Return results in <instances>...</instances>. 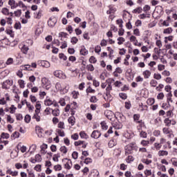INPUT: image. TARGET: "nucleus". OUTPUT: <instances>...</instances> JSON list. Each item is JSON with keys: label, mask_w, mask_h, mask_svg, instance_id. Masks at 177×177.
<instances>
[{"label": "nucleus", "mask_w": 177, "mask_h": 177, "mask_svg": "<svg viewBox=\"0 0 177 177\" xmlns=\"http://www.w3.org/2000/svg\"><path fill=\"white\" fill-rule=\"evenodd\" d=\"M71 115H75V110L78 108V105H77V102H73L71 104Z\"/></svg>", "instance_id": "obj_9"}, {"label": "nucleus", "mask_w": 177, "mask_h": 177, "mask_svg": "<svg viewBox=\"0 0 177 177\" xmlns=\"http://www.w3.org/2000/svg\"><path fill=\"white\" fill-rule=\"evenodd\" d=\"M102 129H104V131L107 130L109 129V126H107V123L106 122L103 121L100 123Z\"/></svg>", "instance_id": "obj_43"}, {"label": "nucleus", "mask_w": 177, "mask_h": 177, "mask_svg": "<svg viewBox=\"0 0 177 177\" xmlns=\"http://www.w3.org/2000/svg\"><path fill=\"white\" fill-rule=\"evenodd\" d=\"M136 124H138V125L136 126L138 131L140 132L143 127H145V122L142 120H140L139 122H137Z\"/></svg>", "instance_id": "obj_13"}, {"label": "nucleus", "mask_w": 177, "mask_h": 177, "mask_svg": "<svg viewBox=\"0 0 177 177\" xmlns=\"http://www.w3.org/2000/svg\"><path fill=\"white\" fill-rule=\"evenodd\" d=\"M140 145H142L143 147H149V145H150V141L146 140H142L140 142Z\"/></svg>", "instance_id": "obj_31"}, {"label": "nucleus", "mask_w": 177, "mask_h": 177, "mask_svg": "<svg viewBox=\"0 0 177 177\" xmlns=\"http://www.w3.org/2000/svg\"><path fill=\"white\" fill-rule=\"evenodd\" d=\"M15 63V60L12 57H9L6 62V66H10Z\"/></svg>", "instance_id": "obj_39"}, {"label": "nucleus", "mask_w": 177, "mask_h": 177, "mask_svg": "<svg viewBox=\"0 0 177 177\" xmlns=\"http://www.w3.org/2000/svg\"><path fill=\"white\" fill-rule=\"evenodd\" d=\"M133 120L134 122H139L140 121V114L137 113L133 115Z\"/></svg>", "instance_id": "obj_25"}, {"label": "nucleus", "mask_w": 177, "mask_h": 177, "mask_svg": "<svg viewBox=\"0 0 177 177\" xmlns=\"http://www.w3.org/2000/svg\"><path fill=\"white\" fill-rule=\"evenodd\" d=\"M88 177H100V174L97 169H93L90 171Z\"/></svg>", "instance_id": "obj_10"}, {"label": "nucleus", "mask_w": 177, "mask_h": 177, "mask_svg": "<svg viewBox=\"0 0 177 177\" xmlns=\"http://www.w3.org/2000/svg\"><path fill=\"white\" fill-rule=\"evenodd\" d=\"M55 131L57 132L59 136H61L62 138H64V136H66V133H64V131L60 129H57Z\"/></svg>", "instance_id": "obj_33"}, {"label": "nucleus", "mask_w": 177, "mask_h": 177, "mask_svg": "<svg viewBox=\"0 0 177 177\" xmlns=\"http://www.w3.org/2000/svg\"><path fill=\"white\" fill-rule=\"evenodd\" d=\"M158 84V82H157V80L154 79L151 80L149 82L150 86H151V88H156Z\"/></svg>", "instance_id": "obj_29"}, {"label": "nucleus", "mask_w": 177, "mask_h": 177, "mask_svg": "<svg viewBox=\"0 0 177 177\" xmlns=\"http://www.w3.org/2000/svg\"><path fill=\"white\" fill-rule=\"evenodd\" d=\"M136 145V143L133 142L126 145L124 147V156H129V154H132V153H133V149L136 147H138L137 146H135Z\"/></svg>", "instance_id": "obj_1"}, {"label": "nucleus", "mask_w": 177, "mask_h": 177, "mask_svg": "<svg viewBox=\"0 0 177 177\" xmlns=\"http://www.w3.org/2000/svg\"><path fill=\"white\" fill-rule=\"evenodd\" d=\"M85 68H86V61L82 59V66L80 68L81 71H85Z\"/></svg>", "instance_id": "obj_41"}, {"label": "nucleus", "mask_w": 177, "mask_h": 177, "mask_svg": "<svg viewBox=\"0 0 177 177\" xmlns=\"http://www.w3.org/2000/svg\"><path fill=\"white\" fill-rule=\"evenodd\" d=\"M172 31V28H167L163 30V34H171Z\"/></svg>", "instance_id": "obj_57"}, {"label": "nucleus", "mask_w": 177, "mask_h": 177, "mask_svg": "<svg viewBox=\"0 0 177 177\" xmlns=\"http://www.w3.org/2000/svg\"><path fill=\"white\" fill-rule=\"evenodd\" d=\"M142 162H143V164H146V165H150V164L153 162V160L150 159L144 158L142 160Z\"/></svg>", "instance_id": "obj_44"}, {"label": "nucleus", "mask_w": 177, "mask_h": 177, "mask_svg": "<svg viewBox=\"0 0 177 177\" xmlns=\"http://www.w3.org/2000/svg\"><path fill=\"white\" fill-rule=\"evenodd\" d=\"M100 136H102V133L99 130H94L91 135V138L93 139H99Z\"/></svg>", "instance_id": "obj_11"}, {"label": "nucleus", "mask_w": 177, "mask_h": 177, "mask_svg": "<svg viewBox=\"0 0 177 177\" xmlns=\"http://www.w3.org/2000/svg\"><path fill=\"white\" fill-rule=\"evenodd\" d=\"M68 122L71 125V127H74L75 125V117L74 115H71L68 118Z\"/></svg>", "instance_id": "obj_16"}, {"label": "nucleus", "mask_w": 177, "mask_h": 177, "mask_svg": "<svg viewBox=\"0 0 177 177\" xmlns=\"http://www.w3.org/2000/svg\"><path fill=\"white\" fill-rule=\"evenodd\" d=\"M80 53L82 55V56H86V55H88V51L85 48V46H82V48L80 50Z\"/></svg>", "instance_id": "obj_20"}, {"label": "nucleus", "mask_w": 177, "mask_h": 177, "mask_svg": "<svg viewBox=\"0 0 177 177\" xmlns=\"http://www.w3.org/2000/svg\"><path fill=\"white\" fill-rule=\"evenodd\" d=\"M167 142V139L162 138L160 139V142H155L153 144V150H156V151H159L161 150V148L162 147V145L164 143Z\"/></svg>", "instance_id": "obj_5"}, {"label": "nucleus", "mask_w": 177, "mask_h": 177, "mask_svg": "<svg viewBox=\"0 0 177 177\" xmlns=\"http://www.w3.org/2000/svg\"><path fill=\"white\" fill-rule=\"evenodd\" d=\"M53 75L57 78H59V80H66V78H67L66 73H63V71H60V70L55 71H54Z\"/></svg>", "instance_id": "obj_6"}, {"label": "nucleus", "mask_w": 177, "mask_h": 177, "mask_svg": "<svg viewBox=\"0 0 177 177\" xmlns=\"http://www.w3.org/2000/svg\"><path fill=\"white\" fill-rule=\"evenodd\" d=\"M170 118H165L163 120L164 124H165V127H171V121L169 119Z\"/></svg>", "instance_id": "obj_24"}, {"label": "nucleus", "mask_w": 177, "mask_h": 177, "mask_svg": "<svg viewBox=\"0 0 177 177\" xmlns=\"http://www.w3.org/2000/svg\"><path fill=\"white\" fill-rule=\"evenodd\" d=\"M44 105L45 106H54V107L59 108V104L56 100H52V98H50L49 96H47L44 100Z\"/></svg>", "instance_id": "obj_2"}, {"label": "nucleus", "mask_w": 177, "mask_h": 177, "mask_svg": "<svg viewBox=\"0 0 177 177\" xmlns=\"http://www.w3.org/2000/svg\"><path fill=\"white\" fill-rule=\"evenodd\" d=\"M56 23H57V19H56L55 17H53L48 19L47 24L51 28H53V27L56 26Z\"/></svg>", "instance_id": "obj_8"}, {"label": "nucleus", "mask_w": 177, "mask_h": 177, "mask_svg": "<svg viewBox=\"0 0 177 177\" xmlns=\"http://www.w3.org/2000/svg\"><path fill=\"white\" fill-rule=\"evenodd\" d=\"M114 79L113 78H109L106 80V95H110L111 91H113V86L112 84L114 82Z\"/></svg>", "instance_id": "obj_4"}, {"label": "nucleus", "mask_w": 177, "mask_h": 177, "mask_svg": "<svg viewBox=\"0 0 177 177\" xmlns=\"http://www.w3.org/2000/svg\"><path fill=\"white\" fill-rule=\"evenodd\" d=\"M66 160H68V162L64 165L65 169H71V167H73V162L71 161V159L66 158Z\"/></svg>", "instance_id": "obj_18"}, {"label": "nucleus", "mask_w": 177, "mask_h": 177, "mask_svg": "<svg viewBox=\"0 0 177 177\" xmlns=\"http://www.w3.org/2000/svg\"><path fill=\"white\" fill-rule=\"evenodd\" d=\"M10 114H15V113H16V110H17V108L15 106V105H11V106L10 107Z\"/></svg>", "instance_id": "obj_54"}, {"label": "nucleus", "mask_w": 177, "mask_h": 177, "mask_svg": "<svg viewBox=\"0 0 177 177\" xmlns=\"http://www.w3.org/2000/svg\"><path fill=\"white\" fill-rule=\"evenodd\" d=\"M35 171H36L37 172H41L42 171V166L41 165H37L35 167H34Z\"/></svg>", "instance_id": "obj_53"}, {"label": "nucleus", "mask_w": 177, "mask_h": 177, "mask_svg": "<svg viewBox=\"0 0 177 177\" xmlns=\"http://www.w3.org/2000/svg\"><path fill=\"white\" fill-rule=\"evenodd\" d=\"M86 93L87 96L89 95V93H96V90L92 88V86H88L87 88L86 89Z\"/></svg>", "instance_id": "obj_21"}, {"label": "nucleus", "mask_w": 177, "mask_h": 177, "mask_svg": "<svg viewBox=\"0 0 177 177\" xmlns=\"http://www.w3.org/2000/svg\"><path fill=\"white\" fill-rule=\"evenodd\" d=\"M89 102L91 103H97V102H99V99H97L96 95H92L89 99Z\"/></svg>", "instance_id": "obj_26"}, {"label": "nucleus", "mask_w": 177, "mask_h": 177, "mask_svg": "<svg viewBox=\"0 0 177 177\" xmlns=\"http://www.w3.org/2000/svg\"><path fill=\"white\" fill-rule=\"evenodd\" d=\"M23 70H24L25 71H32V69L31 68V65H24V66H22Z\"/></svg>", "instance_id": "obj_45"}, {"label": "nucleus", "mask_w": 177, "mask_h": 177, "mask_svg": "<svg viewBox=\"0 0 177 177\" xmlns=\"http://www.w3.org/2000/svg\"><path fill=\"white\" fill-rule=\"evenodd\" d=\"M41 17H42V10H40L38 11V12L36 13V15H35V19H37L38 20H39V19H41Z\"/></svg>", "instance_id": "obj_46"}, {"label": "nucleus", "mask_w": 177, "mask_h": 177, "mask_svg": "<svg viewBox=\"0 0 177 177\" xmlns=\"http://www.w3.org/2000/svg\"><path fill=\"white\" fill-rule=\"evenodd\" d=\"M59 151H61V153H63L64 154H67V151H68V149H67V147L66 146H62L59 148Z\"/></svg>", "instance_id": "obj_40"}, {"label": "nucleus", "mask_w": 177, "mask_h": 177, "mask_svg": "<svg viewBox=\"0 0 177 177\" xmlns=\"http://www.w3.org/2000/svg\"><path fill=\"white\" fill-rule=\"evenodd\" d=\"M174 117V111L172 110L167 111L166 112L165 118H172Z\"/></svg>", "instance_id": "obj_30"}, {"label": "nucleus", "mask_w": 177, "mask_h": 177, "mask_svg": "<svg viewBox=\"0 0 177 177\" xmlns=\"http://www.w3.org/2000/svg\"><path fill=\"white\" fill-rule=\"evenodd\" d=\"M24 121L26 124H30V122L31 121V115H25Z\"/></svg>", "instance_id": "obj_50"}, {"label": "nucleus", "mask_w": 177, "mask_h": 177, "mask_svg": "<svg viewBox=\"0 0 177 177\" xmlns=\"http://www.w3.org/2000/svg\"><path fill=\"white\" fill-rule=\"evenodd\" d=\"M29 49L30 48H28V46H27L26 45L24 44L21 48V52H22V53H24V55H27V53H28Z\"/></svg>", "instance_id": "obj_22"}, {"label": "nucleus", "mask_w": 177, "mask_h": 177, "mask_svg": "<svg viewBox=\"0 0 177 177\" xmlns=\"http://www.w3.org/2000/svg\"><path fill=\"white\" fill-rule=\"evenodd\" d=\"M154 103H156V100L153 97L149 98L147 100V104H148V106H153Z\"/></svg>", "instance_id": "obj_35"}, {"label": "nucleus", "mask_w": 177, "mask_h": 177, "mask_svg": "<svg viewBox=\"0 0 177 177\" xmlns=\"http://www.w3.org/2000/svg\"><path fill=\"white\" fill-rule=\"evenodd\" d=\"M18 84L19 85V88H21V89H24V88L26 86V82H24V80H19Z\"/></svg>", "instance_id": "obj_36"}, {"label": "nucleus", "mask_w": 177, "mask_h": 177, "mask_svg": "<svg viewBox=\"0 0 177 177\" xmlns=\"http://www.w3.org/2000/svg\"><path fill=\"white\" fill-rule=\"evenodd\" d=\"M142 7H138L133 10V13H142Z\"/></svg>", "instance_id": "obj_63"}, {"label": "nucleus", "mask_w": 177, "mask_h": 177, "mask_svg": "<svg viewBox=\"0 0 177 177\" xmlns=\"http://www.w3.org/2000/svg\"><path fill=\"white\" fill-rule=\"evenodd\" d=\"M53 109L50 107H47L44 112V115H50L52 114Z\"/></svg>", "instance_id": "obj_28"}, {"label": "nucleus", "mask_w": 177, "mask_h": 177, "mask_svg": "<svg viewBox=\"0 0 177 177\" xmlns=\"http://www.w3.org/2000/svg\"><path fill=\"white\" fill-rule=\"evenodd\" d=\"M100 45L101 46H107V40L103 39L102 40H101V42H100Z\"/></svg>", "instance_id": "obj_64"}, {"label": "nucleus", "mask_w": 177, "mask_h": 177, "mask_svg": "<svg viewBox=\"0 0 177 177\" xmlns=\"http://www.w3.org/2000/svg\"><path fill=\"white\" fill-rule=\"evenodd\" d=\"M118 45H122V44H124V41H125V39L124 37H118Z\"/></svg>", "instance_id": "obj_60"}, {"label": "nucleus", "mask_w": 177, "mask_h": 177, "mask_svg": "<svg viewBox=\"0 0 177 177\" xmlns=\"http://www.w3.org/2000/svg\"><path fill=\"white\" fill-rule=\"evenodd\" d=\"M108 146L110 149L114 147V146H117V137L113 136V138L109 142Z\"/></svg>", "instance_id": "obj_12"}, {"label": "nucleus", "mask_w": 177, "mask_h": 177, "mask_svg": "<svg viewBox=\"0 0 177 177\" xmlns=\"http://www.w3.org/2000/svg\"><path fill=\"white\" fill-rule=\"evenodd\" d=\"M71 95L73 99H78V96H80V92L77 91H73L71 93Z\"/></svg>", "instance_id": "obj_34"}, {"label": "nucleus", "mask_w": 177, "mask_h": 177, "mask_svg": "<svg viewBox=\"0 0 177 177\" xmlns=\"http://www.w3.org/2000/svg\"><path fill=\"white\" fill-rule=\"evenodd\" d=\"M167 102L169 106V102H171V103H172L173 100H172V93H169L167 95Z\"/></svg>", "instance_id": "obj_42"}, {"label": "nucleus", "mask_w": 177, "mask_h": 177, "mask_svg": "<svg viewBox=\"0 0 177 177\" xmlns=\"http://www.w3.org/2000/svg\"><path fill=\"white\" fill-rule=\"evenodd\" d=\"M17 121H21L23 120V115L21 113L15 114Z\"/></svg>", "instance_id": "obj_56"}, {"label": "nucleus", "mask_w": 177, "mask_h": 177, "mask_svg": "<svg viewBox=\"0 0 177 177\" xmlns=\"http://www.w3.org/2000/svg\"><path fill=\"white\" fill-rule=\"evenodd\" d=\"M153 78L154 80H160L162 78L161 74L160 73H154L153 74Z\"/></svg>", "instance_id": "obj_61"}, {"label": "nucleus", "mask_w": 177, "mask_h": 177, "mask_svg": "<svg viewBox=\"0 0 177 177\" xmlns=\"http://www.w3.org/2000/svg\"><path fill=\"white\" fill-rule=\"evenodd\" d=\"M93 160L91 158H86L84 159V160L80 161V164H82V162H84V164H86V165H88V164H92Z\"/></svg>", "instance_id": "obj_32"}, {"label": "nucleus", "mask_w": 177, "mask_h": 177, "mask_svg": "<svg viewBox=\"0 0 177 177\" xmlns=\"http://www.w3.org/2000/svg\"><path fill=\"white\" fill-rule=\"evenodd\" d=\"M10 137V136L8 133H2L1 135V138L3 139H9Z\"/></svg>", "instance_id": "obj_59"}, {"label": "nucleus", "mask_w": 177, "mask_h": 177, "mask_svg": "<svg viewBox=\"0 0 177 177\" xmlns=\"http://www.w3.org/2000/svg\"><path fill=\"white\" fill-rule=\"evenodd\" d=\"M80 136L82 138V139H88V134H86L85 131H80Z\"/></svg>", "instance_id": "obj_47"}, {"label": "nucleus", "mask_w": 177, "mask_h": 177, "mask_svg": "<svg viewBox=\"0 0 177 177\" xmlns=\"http://www.w3.org/2000/svg\"><path fill=\"white\" fill-rule=\"evenodd\" d=\"M116 11H117V9H115V8H114V7H110V8H109V10H108L106 11V14H107V15H111V14L114 15Z\"/></svg>", "instance_id": "obj_27"}, {"label": "nucleus", "mask_w": 177, "mask_h": 177, "mask_svg": "<svg viewBox=\"0 0 177 177\" xmlns=\"http://www.w3.org/2000/svg\"><path fill=\"white\" fill-rule=\"evenodd\" d=\"M39 64L41 66V67H44L45 68H49V67H50V63L45 60L40 61Z\"/></svg>", "instance_id": "obj_15"}, {"label": "nucleus", "mask_w": 177, "mask_h": 177, "mask_svg": "<svg viewBox=\"0 0 177 177\" xmlns=\"http://www.w3.org/2000/svg\"><path fill=\"white\" fill-rule=\"evenodd\" d=\"M41 86L46 91H49L50 88H52V84L50 83V80L46 77L41 78Z\"/></svg>", "instance_id": "obj_3"}, {"label": "nucleus", "mask_w": 177, "mask_h": 177, "mask_svg": "<svg viewBox=\"0 0 177 177\" xmlns=\"http://www.w3.org/2000/svg\"><path fill=\"white\" fill-rule=\"evenodd\" d=\"M13 85V80H7L2 83V89H10V86Z\"/></svg>", "instance_id": "obj_7"}, {"label": "nucleus", "mask_w": 177, "mask_h": 177, "mask_svg": "<svg viewBox=\"0 0 177 177\" xmlns=\"http://www.w3.org/2000/svg\"><path fill=\"white\" fill-rule=\"evenodd\" d=\"M32 120H36L37 122H39V121H41V116H39V111H35V113L32 116Z\"/></svg>", "instance_id": "obj_17"}, {"label": "nucleus", "mask_w": 177, "mask_h": 177, "mask_svg": "<svg viewBox=\"0 0 177 177\" xmlns=\"http://www.w3.org/2000/svg\"><path fill=\"white\" fill-rule=\"evenodd\" d=\"M140 132V138H143L145 139H146V138H147V133L146 131H138Z\"/></svg>", "instance_id": "obj_48"}, {"label": "nucleus", "mask_w": 177, "mask_h": 177, "mask_svg": "<svg viewBox=\"0 0 177 177\" xmlns=\"http://www.w3.org/2000/svg\"><path fill=\"white\" fill-rule=\"evenodd\" d=\"M88 61L89 63H91L93 64H96V63H97V59H96V57H95V56H91Z\"/></svg>", "instance_id": "obj_37"}, {"label": "nucleus", "mask_w": 177, "mask_h": 177, "mask_svg": "<svg viewBox=\"0 0 177 177\" xmlns=\"http://www.w3.org/2000/svg\"><path fill=\"white\" fill-rule=\"evenodd\" d=\"M133 160H135L133 158V156H129L127 158H126V162H127V164H131V162H132L133 161Z\"/></svg>", "instance_id": "obj_51"}, {"label": "nucleus", "mask_w": 177, "mask_h": 177, "mask_svg": "<svg viewBox=\"0 0 177 177\" xmlns=\"http://www.w3.org/2000/svg\"><path fill=\"white\" fill-rule=\"evenodd\" d=\"M86 68L87 71H91V72L95 71V66H93L92 64H89L86 65Z\"/></svg>", "instance_id": "obj_38"}, {"label": "nucleus", "mask_w": 177, "mask_h": 177, "mask_svg": "<svg viewBox=\"0 0 177 177\" xmlns=\"http://www.w3.org/2000/svg\"><path fill=\"white\" fill-rule=\"evenodd\" d=\"M26 171L28 172V177H35V174H34V171L30 170L28 169Z\"/></svg>", "instance_id": "obj_55"}, {"label": "nucleus", "mask_w": 177, "mask_h": 177, "mask_svg": "<svg viewBox=\"0 0 177 177\" xmlns=\"http://www.w3.org/2000/svg\"><path fill=\"white\" fill-rule=\"evenodd\" d=\"M35 107H36V111H39V110H41V102L39 101H37L36 102V105H35Z\"/></svg>", "instance_id": "obj_62"}, {"label": "nucleus", "mask_w": 177, "mask_h": 177, "mask_svg": "<svg viewBox=\"0 0 177 177\" xmlns=\"http://www.w3.org/2000/svg\"><path fill=\"white\" fill-rule=\"evenodd\" d=\"M142 75L145 80H149V78L151 77V71H150L149 70H145L142 72Z\"/></svg>", "instance_id": "obj_14"}, {"label": "nucleus", "mask_w": 177, "mask_h": 177, "mask_svg": "<svg viewBox=\"0 0 177 177\" xmlns=\"http://www.w3.org/2000/svg\"><path fill=\"white\" fill-rule=\"evenodd\" d=\"M158 157H164L165 156H168V151L160 150L158 152Z\"/></svg>", "instance_id": "obj_23"}, {"label": "nucleus", "mask_w": 177, "mask_h": 177, "mask_svg": "<svg viewBox=\"0 0 177 177\" xmlns=\"http://www.w3.org/2000/svg\"><path fill=\"white\" fill-rule=\"evenodd\" d=\"M51 114L54 117H59V115H60V109H59V108H55V109H52Z\"/></svg>", "instance_id": "obj_19"}, {"label": "nucleus", "mask_w": 177, "mask_h": 177, "mask_svg": "<svg viewBox=\"0 0 177 177\" xmlns=\"http://www.w3.org/2000/svg\"><path fill=\"white\" fill-rule=\"evenodd\" d=\"M119 96L122 100H126V99L128 98V95H127V93H120Z\"/></svg>", "instance_id": "obj_52"}, {"label": "nucleus", "mask_w": 177, "mask_h": 177, "mask_svg": "<svg viewBox=\"0 0 177 177\" xmlns=\"http://www.w3.org/2000/svg\"><path fill=\"white\" fill-rule=\"evenodd\" d=\"M1 13H3L5 16H9V9L3 8L1 10Z\"/></svg>", "instance_id": "obj_49"}, {"label": "nucleus", "mask_w": 177, "mask_h": 177, "mask_svg": "<svg viewBox=\"0 0 177 177\" xmlns=\"http://www.w3.org/2000/svg\"><path fill=\"white\" fill-rule=\"evenodd\" d=\"M153 136H156V138H158L161 135V131L160 130H155L153 131Z\"/></svg>", "instance_id": "obj_58"}]
</instances>
